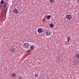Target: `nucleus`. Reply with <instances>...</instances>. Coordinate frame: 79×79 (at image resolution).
<instances>
[{
	"mask_svg": "<svg viewBox=\"0 0 79 79\" xmlns=\"http://www.w3.org/2000/svg\"><path fill=\"white\" fill-rule=\"evenodd\" d=\"M77 1H78V2H79V0H77Z\"/></svg>",
	"mask_w": 79,
	"mask_h": 79,
	"instance_id": "20",
	"label": "nucleus"
},
{
	"mask_svg": "<svg viewBox=\"0 0 79 79\" xmlns=\"http://www.w3.org/2000/svg\"><path fill=\"white\" fill-rule=\"evenodd\" d=\"M16 73H13L12 74V77H15V76H16Z\"/></svg>",
	"mask_w": 79,
	"mask_h": 79,
	"instance_id": "13",
	"label": "nucleus"
},
{
	"mask_svg": "<svg viewBox=\"0 0 79 79\" xmlns=\"http://www.w3.org/2000/svg\"><path fill=\"white\" fill-rule=\"evenodd\" d=\"M37 31L39 33H42V29L41 28H39L38 29Z\"/></svg>",
	"mask_w": 79,
	"mask_h": 79,
	"instance_id": "6",
	"label": "nucleus"
},
{
	"mask_svg": "<svg viewBox=\"0 0 79 79\" xmlns=\"http://www.w3.org/2000/svg\"><path fill=\"white\" fill-rule=\"evenodd\" d=\"M30 51H31V50L30 49H29V50H27V52L28 53L29 52H30Z\"/></svg>",
	"mask_w": 79,
	"mask_h": 79,
	"instance_id": "17",
	"label": "nucleus"
},
{
	"mask_svg": "<svg viewBox=\"0 0 79 79\" xmlns=\"http://www.w3.org/2000/svg\"><path fill=\"white\" fill-rule=\"evenodd\" d=\"M30 48L31 50H33L34 49V45H31L30 47Z\"/></svg>",
	"mask_w": 79,
	"mask_h": 79,
	"instance_id": "8",
	"label": "nucleus"
},
{
	"mask_svg": "<svg viewBox=\"0 0 79 79\" xmlns=\"http://www.w3.org/2000/svg\"><path fill=\"white\" fill-rule=\"evenodd\" d=\"M68 40H67V42H69V40H70V38H69V37H68Z\"/></svg>",
	"mask_w": 79,
	"mask_h": 79,
	"instance_id": "16",
	"label": "nucleus"
},
{
	"mask_svg": "<svg viewBox=\"0 0 79 79\" xmlns=\"http://www.w3.org/2000/svg\"><path fill=\"white\" fill-rule=\"evenodd\" d=\"M49 2L52 4L53 3L55 2V0H50Z\"/></svg>",
	"mask_w": 79,
	"mask_h": 79,
	"instance_id": "10",
	"label": "nucleus"
},
{
	"mask_svg": "<svg viewBox=\"0 0 79 79\" xmlns=\"http://www.w3.org/2000/svg\"><path fill=\"white\" fill-rule=\"evenodd\" d=\"M35 76L36 77H38V74H37L36 75H35Z\"/></svg>",
	"mask_w": 79,
	"mask_h": 79,
	"instance_id": "18",
	"label": "nucleus"
},
{
	"mask_svg": "<svg viewBox=\"0 0 79 79\" xmlns=\"http://www.w3.org/2000/svg\"><path fill=\"white\" fill-rule=\"evenodd\" d=\"M50 34H51V32H48L46 33V35L48 36L50 35Z\"/></svg>",
	"mask_w": 79,
	"mask_h": 79,
	"instance_id": "9",
	"label": "nucleus"
},
{
	"mask_svg": "<svg viewBox=\"0 0 79 79\" xmlns=\"http://www.w3.org/2000/svg\"><path fill=\"white\" fill-rule=\"evenodd\" d=\"M10 50L11 52H12V53H14L16 52V48L14 47L11 48H10Z\"/></svg>",
	"mask_w": 79,
	"mask_h": 79,
	"instance_id": "1",
	"label": "nucleus"
},
{
	"mask_svg": "<svg viewBox=\"0 0 79 79\" xmlns=\"http://www.w3.org/2000/svg\"><path fill=\"white\" fill-rule=\"evenodd\" d=\"M66 18L68 20H70L72 18V16L71 15H67L66 16Z\"/></svg>",
	"mask_w": 79,
	"mask_h": 79,
	"instance_id": "3",
	"label": "nucleus"
},
{
	"mask_svg": "<svg viewBox=\"0 0 79 79\" xmlns=\"http://www.w3.org/2000/svg\"><path fill=\"white\" fill-rule=\"evenodd\" d=\"M23 47H24V48H28V47H29V44L28 43H25L23 45Z\"/></svg>",
	"mask_w": 79,
	"mask_h": 79,
	"instance_id": "2",
	"label": "nucleus"
},
{
	"mask_svg": "<svg viewBox=\"0 0 79 79\" xmlns=\"http://www.w3.org/2000/svg\"><path fill=\"white\" fill-rule=\"evenodd\" d=\"M6 5H7V2H6L4 3V6H3V8H5Z\"/></svg>",
	"mask_w": 79,
	"mask_h": 79,
	"instance_id": "12",
	"label": "nucleus"
},
{
	"mask_svg": "<svg viewBox=\"0 0 79 79\" xmlns=\"http://www.w3.org/2000/svg\"><path fill=\"white\" fill-rule=\"evenodd\" d=\"M78 60L77 59H76L73 62V64L74 65H77L78 64Z\"/></svg>",
	"mask_w": 79,
	"mask_h": 79,
	"instance_id": "4",
	"label": "nucleus"
},
{
	"mask_svg": "<svg viewBox=\"0 0 79 79\" xmlns=\"http://www.w3.org/2000/svg\"><path fill=\"white\" fill-rule=\"evenodd\" d=\"M13 13L15 14H17L18 13V10L16 8H15L13 10Z\"/></svg>",
	"mask_w": 79,
	"mask_h": 79,
	"instance_id": "5",
	"label": "nucleus"
},
{
	"mask_svg": "<svg viewBox=\"0 0 79 79\" xmlns=\"http://www.w3.org/2000/svg\"><path fill=\"white\" fill-rule=\"evenodd\" d=\"M43 79H46V78H43Z\"/></svg>",
	"mask_w": 79,
	"mask_h": 79,
	"instance_id": "19",
	"label": "nucleus"
},
{
	"mask_svg": "<svg viewBox=\"0 0 79 79\" xmlns=\"http://www.w3.org/2000/svg\"><path fill=\"white\" fill-rule=\"evenodd\" d=\"M46 18H47V19H49L51 18V15H46Z\"/></svg>",
	"mask_w": 79,
	"mask_h": 79,
	"instance_id": "7",
	"label": "nucleus"
},
{
	"mask_svg": "<svg viewBox=\"0 0 79 79\" xmlns=\"http://www.w3.org/2000/svg\"><path fill=\"white\" fill-rule=\"evenodd\" d=\"M1 3L2 4H4V1H3V0H1Z\"/></svg>",
	"mask_w": 79,
	"mask_h": 79,
	"instance_id": "15",
	"label": "nucleus"
},
{
	"mask_svg": "<svg viewBox=\"0 0 79 79\" xmlns=\"http://www.w3.org/2000/svg\"><path fill=\"white\" fill-rule=\"evenodd\" d=\"M49 26L50 27H53V26H54V25L53 23H50Z\"/></svg>",
	"mask_w": 79,
	"mask_h": 79,
	"instance_id": "11",
	"label": "nucleus"
},
{
	"mask_svg": "<svg viewBox=\"0 0 79 79\" xmlns=\"http://www.w3.org/2000/svg\"><path fill=\"white\" fill-rule=\"evenodd\" d=\"M76 57L77 59H79V53H78L76 55Z\"/></svg>",
	"mask_w": 79,
	"mask_h": 79,
	"instance_id": "14",
	"label": "nucleus"
}]
</instances>
